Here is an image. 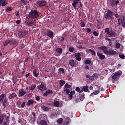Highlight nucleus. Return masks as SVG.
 I'll list each match as a JSON object with an SVG mask.
<instances>
[{"label": "nucleus", "mask_w": 125, "mask_h": 125, "mask_svg": "<svg viewBox=\"0 0 125 125\" xmlns=\"http://www.w3.org/2000/svg\"><path fill=\"white\" fill-rule=\"evenodd\" d=\"M28 17L31 19H36L38 17H40V12H38L37 10H31L29 13Z\"/></svg>", "instance_id": "2"}, {"label": "nucleus", "mask_w": 125, "mask_h": 125, "mask_svg": "<svg viewBox=\"0 0 125 125\" xmlns=\"http://www.w3.org/2000/svg\"><path fill=\"white\" fill-rule=\"evenodd\" d=\"M16 97H17V94L15 93H12L8 96V99L10 100L15 98Z\"/></svg>", "instance_id": "21"}, {"label": "nucleus", "mask_w": 125, "mask_h": 125, "mask_svg": "<svg viewBox=\"0 0 125 125\" xmlns=\"http://www.w3.org/2000/svg\"><path fill=\"white\" fill-rule=\"evenodd\" d=\"M57 122L58 124L61 125V124H62V123H63V119L60 118L57 120Z\"/></svg>", "instance_id": "43"}, {"label": "nucleus", "mask_w": 125, "mask_h": 125, "mask_svg": "<svg viewBox=\"0 0 125 125\" xmlns=\"http://www.w3.org/2000/svg\"><path fill=\"white\" fill-rule=\"evenodd\" d=\"M42 109L44 112H48L49 110V107L46 106L45 105L42 106Z\"/></svg>", "instance_id": "25"}, {"label": "nucleus", "mask_w": 125, "mask_h": 125, "mask_svg": "<svg viewBox=\"0 0 125 125\" xmlns=\"http://www.w3.org/2000/svg\"><path fill=\"white\" fill-rule=\"evenodd\" d=\"M118 25H122V26L125 27V16H122L120 18L118 19Z\"/></svg>", "instance_id": "5"}, {"label": "nucleus", "mask_w": 125, "mask_h": 125, "mask_svg": "<svg viewBox=\"0 0 125 125\" xmlns=\"http://www.w3.org/2000/svg\"><path fill=\"white\" fill-rule=\"evenodd\" d=\"M36 87H37V85L35 84H32L31 85L30 87H29V90H34V89H35V88H36Z\"/></svg>", "instance_id": "28"}, {"label": "nucleus", "mask_w": 125, "mask_h": 125, "mask_svg": "<svg viewBox=\"0 0 125 125\" xmlns=\"http://www.w3.org/2000/svg\"><path fill=\"white\" fill-rule=\"evenodd\" d=\"M56 117V114H55L54 113L51 114V118H52V119H54Z\"/></svg>", "instance_id": "50"}, {"label": "nucleus", "mask_w": 125, "mask_h": 125, "mask_svg": "<svg viewBox=\"0 0 125 125\" xmlns=\"http://www.w3.org/2000/svg\"><path fill=\"white\" fill-rule=\"evenodd\" d=\"M26 25H27V26H29V27H32V26H34V25H35V22H31V21H27L26 22Z\"/></svg>", "instance_id": "29"}, {"label": "nucleus", "mask_w": 125, "mask_h": 125, "mask_svg": "<svg viewBox=\"0 0 125 125\" xmlns=\"http://www.w3.org/2000/svg\"><path fill=\"white\" fill-rule=\"evenodd\" d=\"M52 93H53L52 90L50 89H48L44 93V94H43V96H47L48 94H52Z\"/></svg>", "instance_id": "20"}, {"label": "nucleus", "mask_w": 125, "mask_h": 125, "mask_svg": "<svg viewBox=\"0 0 125 125\" xmlns=\"http://www.w3.org/2000/svg\"><path fill=\"white\" fill-rule=\"evenodd\" d=\"M19 123L21 125H22V124L23 123V122H22V120L19 119Z\"/></svg>", "instance_id": "64"}, {"label": "nucleus", "mask_w": 125, "mask_h": 125, "mask_svg": "<svg viewBox=\"0 0 125 125\" xmlns=\"http://www.w3.org/2000/svg\"><path fill=\"white\" fill-rule=\"evenodd\" d=\"M56 51L59 53V54H61V53L63 52V50L61 48H58L56 49Z\"/></svg>", "instance_id": "31"}, {"label": "nucleus", "mask_w": 125, "mask_h": 125, "mask_svg": "<svg viewBox=\"0 0 125 125\" xmlns=\"http://www.w3.org/2000/svg\"><path fill=\"white\" fill-rule=\"evenodd\" d=\"M64 92H66V94H69L70 93V89L64 88L63 89Z\"/></svg>", "instance_id": "46"}, {"label": "nucleus", "mask_w": 125, "mask_h": 125, "mask_svg": "<svg viewBox=\"0 0 125 125\" xmlns=\"http://www.w3.org/2000/svg\"><path fill=\"white\" fill-rule=\"evenodd\" d=\"M6 4H7V3L5 1L2 2V4H1L2 6H5Z\"/></svg>", "instance_id": "56"}, {"label": "nucleus", "mask_w": 125, "mask_h": 125, "mask_svg": "<svg viewBox=\"0 0 125 125\" xmlns=\"http://www.w3.org/2000/svg\"><path fill=\"white\" fill-rule=\"evenodd\" d=\"M117 79H119V77L115 74H114L112 76V79L113 80H117Z\"/></svg>", "instance_id": "49"}, {"label": "nucleus", "mask_w": 125, "mask_h": 125, "mask_svg": "<svg viewBox=\"0 0 125 125\" xmlns=\"http://www.w3.org/2000/svg\"><path fill=\"white\" fill-rule=\"evenodd\" d=\"M97 55L98 57H99V59H100V60H103L104 59H105V55H103V53H100L99 52H98L97 53Z\"/></svg>", "instance_id": "15"}, {"label": "nucleus", "mask_w": 125, "mask_h": 125, "mask_svg": "<svg viewBox=\"0 0 125 125\" xmlns=\"http://www.w3.org/2000/svg\"><path fill=\"white\" fill-rule=\"evenodd\" d=\"M104 32L107 35L108 37L109 36V35L110 34V29L109 28H106L104 29Z\"/></svg>", "instance_id": "30"}, {"label": "nucleus", "mask_w": 125, "mask_h": 125, "mask_svg": "<svg viewBox=\"0 0 125 125\" xmlns=\"http://www.w3.org/2000/svg\"><path fill=\"white\" fill-rule=\"evenodd\" d=\"M38 89L42 91L46 89V87L45 86V83L44 82H42L40 85L38 86Z\"/></svg>", "instance_id": "7"}, {"label": "nucleus", "mask_w": 125, "mask_h": 125, "mask_svg": "<svg viewBox=\"0 0 125 125\" xmlns=\"http://www.w3.org/2000/svg\"><path fill=\"white\" fill-rule=\"evenodd\" d=\"M33 74L34 77H35L36 78L38 77L39 75H40L39 73H37V69H34L33 70Z\"/></svg>", "instance_id": "26"}, {"label": "nucleus", "mask_w": 125, "mask_h": 125, "mask_svg": "<svg viewBox=\"0 0 125 125\" xmlns=\"http://www.w3.org/2000/svg\"><path fill=\"white\" fill-rule=\"evenodd\" d=\"M75 51V48H74V47L72 46H70L69 48V51L70 52H74V51Z\"/></svg>", "instance_id": "45"}, {"label": "nucleus", "mask_w": 125, "mask_h": 125, "mask_svg": "<svg viewBox=\"0 0 125 125\" xmlns=\"http://www.w3.org/2000/svg\"><path fill=\"white\" fill-rule=\"evenodd\" d=\"M32 115H30L29 117L30 118V122L32 125H34L36 120H37V117H36V113L32 112Z\"/></svg>", "instance_id": "6"}, {"label": "nucleus", "mask_w": 125, "mask_h": 125, "mask_svg": "<svg viewBox=\"0 0 125 125\" xmlns=\"http://www.w3.org/2000/svg\"><path fill=\"white\" fill-rule=\"evenodd\" d=\"M105 41H108V42H109V44L110 46H111V45H112V41H111V39H110L109 38H105Z\"/></svg>", "instance_id": "48"}, {"label": "nucleus", "mask_w": 125, "mask_h": 125, "mask_svg": "<svg viewBox=\"0 0 125 125\" xmlns=\"http://www.w3.org/2000/svg\"><path fill=\"white\" fill-rule=\"evenodd\" d=\"M99 90H95L93 92L94 95H97V94H99Z\"/></svg>", "instance_id": "52"}, {"label": "nucleus", "mask_w": 125, "mask_h": 125, "mask_svg": "<svg viewBox=\"0 0 125 125\" xmlns=\"http://www.w3.org/2000/svg\"><path fill=\"white\" fill-rule=\"evenodd\" d=\"M26 91H24L23 89H20L19 91V97H22L26 94Z\"/></svg>", "instance_id": "12"}, {"label": "nucleus", "mask_w": 125, "mask_h": 125, "mask_svg": "<svg viewBox=\"0 0 125 125\" xmlns=\"http://www.w3.org/2000/svg\"><path fill=\"white\" fill-rule=\"evenodd\" d=\"M54 105L55 107H59V102L58 101H56L54 102Z\"/></svg>", "instance_id": "41"}, {"label": "nucleus", "mask_w": 125, "mask_h": 125, "mask_svg": "<svg viewBox=\"0 0 125 125\" xmlns=\"http://www.w3.org/2000/svg\"><path fill=\"white\" fill-rule=\"evenodd\" d=\"M98 49H99V50H102L104 53V54H106L108 50V47H107V46H103L99 47Z\"/></svg>", "instance_id": "11"}, {"label": "nucleus", "mask_w": 125, "mask_h": 125, "mask_svg": "<svg viewBox=\"0 0 125 125\" xmlns=\"http://www.w3.org/2000/svg\"><path fill=\"white\" fill-rule=\"evenodd\" d=\"M18 35L20 38H22V37H24L26 35V31L23 30L20 31L19 32Z\"/></svg>", "instance_id": "18"}, {"label": "nucleus", "mask_w": 125, "mask_h": 125, "mask_svg": "<svg viewBox=\"0 0 125 125\" xmlns=\"http://www.w3.org/2000/svg\"><path fill=\"white\" fill-rule=\"evenodd\" d=\"M80 26L81 27H85V23H84V21L83 20L81 21V22H80Z\"/></svg>", "instance_id": "39"}, {"label": "nucleus", "mask_w": 125, "mask_h": 125, "mask_svg": "<svg viewBox=\"0 0 125 125\" xmlns=\"http://www.w3.org/2000/svg\"><path fill=\"white\" fill-rule=\"evenodd\" d=\"M38 4L39 6H44L46 5V1L44 0H39L38 1Z\"/></svg>", "instance_id": "19"}, {"label": "nucleus", "mask_w": 125, "mask_h": 125, "mask_svg": "<svg viewBox=\"0 0 125 125\" xmlns=\"http://www.w3.org/2000/svg\"><path fill=\"white\" fill-rule=\"evenodd\" d=\"M80 0H72V6L74 7L75 9L78 7V8H80L82 9V7H83V5H82V3L80 2L79 3V1Z\"/></svg>", "instance_id": "4"}, {"label": "nucleus", "mask_w": 125, "mask_h": 125, "mask_svg": "<svg viewBox=\"0 0 125 125\" xmlns=\"http://www.w3.org/2000/svg\"><path fill=\"white\" fill-rule=\"evenodd\" d=\"M35 103V100L33 99H30L28 101L27 103V106H31V105H33L34 103Z\"/></svg>", "instance_id": "23"}, {"label": "nucleus", "mask_w": 125, "mask_h": 125, "mask_svg": "<svg viewBox=\"0 0 125 125\" xmlns=\"http://www.w3.org/2000/svg\"><path fill=\"white\" fill-rule=\"evenodd\" d=\"M110 2V5L112 6V7H114L115 5H118V4L119 2H120V1L118 0H109Z\"/></svg>", "instance_id": "9"}, {"label": "nucleus", "mask_w": 125, "mask_h": 125, "mask_svg": "<svg viewBox=\"0 0 125 125\" xmlns=\"http://www.w3.org/2000/svg\"><path fill=\"white\" fill-rule=\"evenodd\" d=\"M115 48H116L117 49H119V48H120V47H121V43H119V42H117L116 43V45H115Z\"/></svg>", "instance_id": "44"}, {"label": "nucleus", "mask_w": 125, "mask_h": 125, "mask_svg": "<svg viewBox=\"0 0 125 125\" xmlns=\"http://www.w3.org/2000/svg\"><path fill=\"white\" fill-rule=\"evenodd\" d=\"M88 88L89 87L88 85L84 86L83 88V91L87 92L88 91Z\"/></svg>", "instance_id": "33"}, {"label": "nucleus", "mask_w": 125, "mask_h": 125, "mask_svg": "<svg viewBox=\"0 0 125 125\" xmlns=\"http://www.w3.org/2000/svg\"><path fill=\"white\" fill-rule=\"evenodd\" d=\"M86 78L87 79H89L90 81H93V80H96L97 78V74L94 73L92 76H89V75H87L86 76Z\"/></svg>", "instance_id": "8"}, {"label": "nucleus", "mask_w": 125, "mask_h": 125, "mask_svg": "<svg viewBox=\"0 0 125 125\" xmlns=\"http://www.w3.org/2000/svg\"><path fill=\"white\" fill-rule=\"evenodd\" d=\"M83 98H84V94H82V97H80V99L81 101H83Z\"/></svg>", "instance_id": "53"}, {"label": "nucleus", "mask_w": 125, "mask_h": 125, "mask_svg": "<svg viewBox=\"0 0 125 125\" xmlns=\"http://www.w3.org/2000/svg\"><path fill=\"white\" fill-rule=\"evenodd\" d=\"M10 115L9 113H7L6 115L0 113V125H9L10 123Z\"/></svg>", "instance_id": "1"}, {"label": "nucleus", "mask_w": 125, "mask_h": 125, "mask_svg": "<svg viewBox=\"0 0 125 125\" xmlns=\"http://www.w3.org/2000/svg\"><path fill=\"white\" fill-rule=\"evenodd\" d=\"M7 101L8 100L6 99H4L3 104H2V106L3 107H5V106H6V105H7Z\"/></svg>", "instance_id": "34"}, {"label": "nucleus", "mask_w": 125, "mask_h": 125, "mask_svg": "<svg viewBox=\"0 0 125 125\" xmlns=\"http://www.w3.org/2000/svg\"><path fill=\"white\" fill-rule=\"evenodd\" d=\"M46 35L51 39H52V38H53V32L50 31V30L47 31Z\"/></svg>", "instance_id": "17"}, {"label": "nucleus", "mask_w": 125, "mask_h": 125, "mask_svg": "<svg viewBox=\"0 0 125 125\" xmlns=\"http://www.w3.org/2000/svg\"><path fill=\"white\" fill-rule=\"evenodd\" d=\"M81 89H80V87H77L75 89V91H77V92H80V90Z\"/></svg>", "instance_id": "59"}, {"label": "nucleus", "mask_w": 125, "mask_h": 125, "mask_svg": "<svg viewBox=\"0 0 125 125\" xmlns=\"http://www.w3.org/2000/svg\"><path fill=\"white\" fill-rule=\"evenodd\" d=\"M65 82L63 80H60V84L61 86H63L65 84Z\"/></svg>", "instance_id": "42"}, {"label": "nucleus", "mask_w": 125, "mask_h": 125, "mask_svg": "<svg viewBox=\"0 0 125 125\" xmlns=\"http://www.w3.org/2000/svg\"><path fill=\"white\" fill-rule=\"evenodd\" d=\"M106 55H109L111 56V55H116L117 54V52L114 51V50H110L109 51H107Z\"/></svg>", "instance_id": "10"}, {"label": "nucleus", "mask_w": 125, "mask_h": 125, "mask_svg": "<svg viewBox=\"0 0 125 125\" xmlns=\"http://www.w3.org/2000/svg\"><path fill=\"white\" fill-rule=\"evenodd\" d=\"M26 104V103L25 102H23L21 105V108H24L25 107V104Z\"/></svg>", "instance_id": "55"}, {"label": "nucleus", "mask_w": 125, "mask_h": 125, "mask_svg": "<svg viewBox=\"0 0 125 125\" xmlns=\"http://www.w3.org/2000/svg\"><path fill=\"white\" fill-rule=\"evenodd\" d=\"M93 34L94 36H95V37H97L99 35L98 33H97V32H96V31H94L93 32Z\"/></svg>", "instance_id": "54"}, {"label": "nucleus", "mask_w": 125, "mask_h": 125, "mask_svg": "<svg viewBox=\"0 0 125 125\" xmlns=\"http://www.w3.org/2000/svg\"><path fill=\"white\" fill-rule=\"evenodd\" d=\"M58 72L59 74H64L65 73V71L64 70V69L63 68H60L58 69Z\"/></svg>", "instance_id": "27"}, {"label": "nucleus", "mask_w": 125, "mask_h": 125, "mask_svg": "<svg viewBox=\"0 0 125 125\" xmlns=\"http://www.w3.org/2000/svg\"><path fill=\"white\" fill-rule=\"evenodd\" d=\"M108 37L109 38H111L112 37H117V34L116 33V32H115V31L111 30Z\"/></svg>", "instance_id": "16"}, {"label": "nucleus", "mask_w": 125, "mask_h": 125, "mask_svg": "<svg viewBox=\"0 0 125 125\" xmlns=\"http://www.w3.org/2000/svg\"><path fill=\"white\" fill-rule=\"evenodd\" d=\"M16 23H17V24H20V23H21V20H17Z\"/></svg>", "instance_id": "62"}, {"label": "nucleus", "mask_w": 125, "mask_h": 125, "mask_svg": "<svg viewBox=\"0 0 125 125\" xmlns=\"http://www.w3.org/2000/svg\"><path fill=\"white\" fill-rule=\"evenodd\" d=\"M75 93H76V92H75V91H71L70 92V94H71L72 95H74V94H75Z\"/></svg>", "instance_id": "63"}, {"label": "nucleus", "mask_w": 125, "mask_h": 125, "mask_svg": "<svg viewBox=\"0 0 125 125\" xmlns=\"http://www.w3.org/2000/svg\"><path fill=\"white\" fill-rule=\"evenodd\" d=\"M69 64L71 67H75V65H76V62H75V61L74 60H70Z\"/></svg>", "instance_id": "22"}, {"label": "nucleus", "mask_w": 125, "mask_h": 125, "mask_svg": "<svg viewBox=\"0 0 125 125\" xmlns=\"http://www.w3.org/2000/svg\"><path fill=\"white\" fill-rule=\"evenodd\" d=\"M115 74L118 78L122 76V71H118L114 74Z\"/></svg>", "instance_id": "32"}, {"label": "nucleus", "mask_w": 125, "mask_h": 125, "mask_svg": "<svg viewBox=\"0 0 125 125\" xmlns=\"http://www.w3.org/2000/svg\"><path fill=\"white\" fill-rule=\"evenodd\" d=\"M40 124L41 125H48L47 124V122H46V121L45 120H42L41 122H40Z\"/></svg>", "instance_id": "35"}, {"label": "nucleus", "mask_w": 125, "mask_h": 125, "mask_svg": "<svg viewBox=\"0 0 125 125\" xmlns=\"http://www.w3.org/2000/svg\"><path fill=\"white\" fill-rule=\"evenodd\" d=\"M113 12L110 10H107V13L104 15V18L106 20H110V19H111L112 20H114L115 18L113 17Z\"/></svg>", "instance_id": "3"}, {"label": "nucleus", "mask_w": 125, "mask_h": 125, "mask_svg": "<svg viewBox=\"0 0 125 125\" xmlns=\"http://www.w3.org/2000/svg\"><path fill=\"white\" fill-rule=\"evenodd\" d=\"M8 44H10V45H12V40H6L4 42L3 45L4 46H7Z\"/></svg>", "instance_id": "14"}, {"label": "nucleus", "mask_w": 125, "mask_h": 125, "mask_svg": "<svg viewBox=\"0 0 125 125\" xmlns=\"http://www.w3.org/2000/svg\"><path fill=\"white\" fill-rule=\"evenodd\" d=\"M16 44H18V40H15L13 41V40H12V45H16Z\"/></svg>", "instance_id": "36"}, {"label": "nucleus", "mask_w": 125, "mask_h": 125, "mask_svg": "<svg viewBox=\"0 0 125 125\" xmlns=\"http://www.w3.org/2000/svg\"><path fill=\"white\" fill-rule=\"evenodd\" d=\"M68 98H69V99H70V100H72V99L73 98V95H72L70 94H69Z\"/></svg>", "instance_id": "57"}, {"label": "nucleus", "mask_w": 125, "mask_h": 125, "mask_svg": "<svg viewBox=\"0 0 125 125\" xmlns=\"http://www.w3.org/2000/svg\"><path fill=\"white\" fill-rule=\"evenodd\" d=\"M86 31L87 32V33H89V34H91V29H90V28H86Z\"/></svg>", "instance_id": "58"}, {"label": "nucleus", "mask_w": 125, "mask_h": 125, "mask_svg": "<svg viewBox=\"0 0 125 125\" xmlns=\"http://www.w3.org/2000/svg\"><path fill=\"white\" fill-rule=\"evenodd\" d=\"M74 55L76 60H77V61H81V60H82V58L81 57V53H76Z\"/></svg>", "instance_id": "13"}, {"label": "nucleus", "mask_w": 125, "mask_h": 125, "mask_svg": "<svg viewBox=\"0 0 125 125\" xmlns=\"http://www.w3.org/2000/svg\"><path fill=\"white\" fill-rule=\"evenodd\" d=\"M64 88H71V85H69L68 84H67V83H66L64 85Z\"/></svg>", "instance_id": "47"}, {"label": "nucleus", "mask_w": 125, "mask_h": 125, "mask_svg": "<svg viewBox=\"0 0 125 125\" xmlns=\"http://www.w3.org/2000/svg\"><path fill=\"white\" fill-rule=\"evenodd\" d=\"M65 125H68L70 123H71V120L70 119V118L69 117H66L65 118Z\"/></svg>", "instance_id": "24"}, {"label": "nucleus", "mask_w": 125, "mask_h": 125, "mask_svg": "<svg viewBox=\"0 0 125 125\" xmlns=\"http://www.w3.org/2000/svg\"><path fill=\"white\" fill-rule=\"evenodd\" d=\"M35 99L37 101H40V97L38 96H36Z\"/></svg>", "instance_id": "60"}, {"label": "nucleus", "mask_w": 125, "mask_h": 125, "mask_svg": "<svg viewBox=\"0 0 125 125\" xmlns=\"http://www.w3.org/2000/svg\"><path fill=\"white\" fill-rule=\"evenodd\" d=\"M119 57L121 59H125V55H123V54H119Z\"/></svg>", "instance_id": "51"}, {"label": "nucleus", "mask_w": 125, "mask_h": 125, "mask_svg": "<svg viewBox=\"0 0 125 125\" xmlns=\"http://www.w3.org/2000/svg\"><path fill=\"white\" fill-rule=\"evenodd\" d=\"M84 63L86 64V65H90L91 63V61L87 59L84 61Z\"/></svg>", "instance_id": "38"}, {"label": "nucleus", "mask_w": 125, "mask_h": 125, "mask_svg": "<svg viewBox=\"0 0 125 125\" xmlns=\"http://www.w3.org/2000/svg\"><path fill=\"white\" fill-rule=\"evenodd\" d=\"M4 96H5V94H2L1 95H0V103L4 99Z\"/></svg>", "instance_id": "37"}, {"label": "nucleus", "mask_w": 125, "mask_h": 125, "mask_svg": "<svg viewBox=\"0 0 125 125\" xmlns=\"http://www.w3.org/2000/svg\"><path fill=\"white\" fill-rule=\"evenodd\" d=\"M7 10H8V11H11L12 10V9L11 8V7H9L7 8Z\"/></svg>", "instance_id": "61"}, {"label": "nucleus", "mask_w": 125, "mask_h": 125, "mask_svg": "<svg viewBox=\"0 0 125 125\" xmlns=\"http://www.w3.org/2000/svg\"><path fill=\"white\" fill-rule=\"evenodd\" d=\"M89 51L91 52V55H94V56H95V55H96V53H95V51L92 50V49H89Z\"/></svg>", "instance_id": "40"}]
</instances>
